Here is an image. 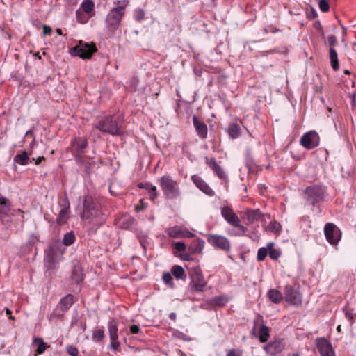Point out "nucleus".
<instances>
[{
    "label": "nucleus",
    "instance_id": "obj_1",
    "mask_svg": "<svg viewBox=\"0 0 356 356\" xmlns=\"http://www.w3.org/2000/svg\"><path fill=\"white\" fill-rule=\"evenodd\" d=\"M123 124L124 119L121 115H105L99 118L93 129L103 134L121 136L124 134Z\"/></svg>",
    "mask_w": 356,
    "mask_h": 356
},
{
    "label": "nucleus",
    "instance_id": "obj_2",
    "mask_svg": "<svg viewBox=\"0 0 356 356\" xmlns=\"http://www.w3.org/2000/svg\"><path fill=\"white\" fill-rule=\"evenodd\" d=\"M83 220H90L94 225L99 226L105 222V216L100 205L96 203L91 196H86L83 202V211L81 213Z\"/></svg>",
    "mask_w": 356,
    "mask_h": 356
},
{
    "label": "nucleus",
    "instance_id": "obj_3",
    "mask_svg": "<svg viewBox=\"0 0 356 356\" xmlns=\"http://www.w3.org/2000/svg\"><path fill=\"white\" fill-rule=\"evenodd\" d=\"M65 252V246H47L44 250V263L47 270L55 269Z\"/></svg>",
    "mask_w": 356,
    "mask_h": 356
},
{
    "label": "nucleus",
    "instance_id": "obj_4",
    "mask_svg": "<svg viewBox=\"0 0 356 356\" xmlns=\"http://www.w3.org/2000/svg\"><path fill=\"white\" fill-rule=\"evenodd\" d=\"M160 186L164 197L167 200H176L181 195L178 182L170 175H163L161 177Z\"/></svg>",
    "mask_w": 356,
    "mask_h": 356
},
{
    "label": "nucleus",
    "instance_id": "obj_5",
    "mask_svg": "<svg viewBox=\"0 0 356 356\" xmlns=\"http://www.w3.org/2000/svg\"><path fill=\"white\" fill-rule=\"evenodd\" d=\"M126 5L118 6L112 8L106 17V23L108 29L111 31H115L120 24L122 17L124 15Z\"/></svg>",
    "mask_w": 356,
    "mask_h": 356
},
{
    "label": "nucleus",
    "instance_id": "obj_6",
    "mask_svg": "<svg viewBox=\"0 0 356 356\" xmlns=\"http://www.w3.org/2000/svg\"><path fill=\"white\" fill-rule=\"evenodd\" d=\"M96 51L97 48L94 42H86L83 40H80L77 45L70 49L71 54L83 59L90 58Z\"/></svg>",
    "mask_w": 356,
    "mask_h": 356
},
{
    "label": "nucleus",
    "instance_id": "obj_7",
    "mask_svg": "<svg viewBox=\"0 0 356 356\" xmlns=\"http://www.w3.org/2000/svg\"><path fill=\"white\" fill-rule=\"evenodd\" d=\"M325 189L319 185H312L305 190V199L309 204L315 206L324 199Z\"/></svg>",
    "mask_w": 356,
    "mask_h": 356
},
{
    "label": "nucleus",
    "instance_id": "obj_8",
    "mask_svg": "<svg viewBox=\"0 0 356 356\" xmlns=\"http://www.w3.org/2000/svg\"><path fill=\"white\" fill-rule=\"evenodd\" d=\"M221 214L225 220L232 226L238 228L241 234H244L247 228L240 224L241 220L234 210L228 206L221 208Z\"/></svg>",
    "mask_w": 356,
    "mask_h": 356
},
{
    "label": "nucleus",
    "instance_id": "obj_9",
    "mask_svg": "<svg viewBox=\"0 0 356 356\" xmlns=\"http://www.w3.org/2000/svg\"><path fill=\"white\" fill-rule=\"evenodd\" d=\"M324 234L330 245H337L341 238L342 232L333 222H327L324 226Z\"/></svg>",
    "mask_w": 356,
    "mask_h": 356
},
{
    "label": "nucleus",
    "instance_id": "obj_10",
    "mask_svg": "<svg viewBox=\"0 0 356 356\" xmlns=\"http://www.w3.org/2000/svg\"><path fill=\"white\" fill-rule=\"evenodd\" d=\"M284 294V298L288 303L295 306H300L302 304V296L295 286L286 285Z\"/></svg>",
    "mask_w": 356,
    "mask_h": 356
},
{
    "label": "nucleus",
    "instance_id": "obj_11",
    "mask_svg": "<svg viewBox=\"0 0 356 356\" xmlns=\"http://www.w3.org/2000/svg\"><path fill=\"white\" fill-rule=\"evenodd\" d=\"M88 147V142L86 138L75 137L70 143V152L75 159L77 156H83Z\"/></svg>",
    "mask_w": 356,
    "mask_h": 356
},
{
    "label": "nucleus",
    "instance_id": "obj_12",
    "mask_svg": "<svg viewBox=\"0 0 356 356\" xmlns=\"http://www.w3.org/2000/svg\"><path fill=\"white\" fill-rule=\"evenodd\" d=\"M174 254L182 260L190 261L192 254L202 251V246H175Z\"/></svg>",
    "mask_w": 356,
    "mask_h": 356
},
{
    "label": "nucleus",
    "instance_id": "obj_13",
    "mask_svg": "<svg viewBox=\"0 0 356 356\" xmlns=\"http://www.w3.org/2000/svg\"><path fill=\"white\" fill-rule=\"evenodd\" d=\"M320 138L315 131H309L300 138V145L307 149H312L319 145Z\"/></svg>",
    "mask_w": 356,
    "mask_h": 356
},
{
    "label": "nucleus",
    "instance_id": "obj_14",
    "mask_svg": "<svg viewBox=\"0 0 356 356\" xmlns=\"http://www.w3.org/2000/svg\"><path fill=\"white\" fill-rule=\"evenodd\" d=\"M59 204L61 209L56 218V223L58 225H63L67 223L70 213V203L66 195L62 198Z\"/></svg>",
    "mask_w": 356,
    "mask_h": 356
},
{
    "label": "nucleus",
    "instance_id": "obj_15",
    "mask_svg": "<svg viewBox=\"0 0 356 356\" xmlns=\"http://www.w3.org/2000/svg\"><path fill=\"white\" fill-rule=\"evenodd\" d=\"M285 348L284 339L277 338L268 343L264 350L270 356H275L281 353Z\"/></svg>",
    "mask_w": 356,
    "mask_h": 356
},
{
    "label": "nucleus",
    "instance_id": "obj_16",
    "mask_svg": "<svg viewBox=\"0 0 356 356\" xmlns=\"http://www.w3.org/2000/svg\"><path fill=\"white\" fill-rule=\"evenodd\" d=\"M88 159L90 158L84 156H77L75 157L74 161L85 175H90L96 163L95 161H88Z\"/></svg>",
    "mask_w": 356,
    "mask_h": 356
},
{
    "label": "nucleus",
    "instance_id": "obj_17",
    "mask_svg": "<svg viewBox=\"0 0 356 356\" xmlns=\"http://www.w3.org/2000/svg\"><path fill=\"white\" fill-rule=\"evenodd\" d=\"M205 163L213 170V173L220 179L225 180L227 178L223 168L219 165L214 157L204 158Z\"/></svg>",
    "mask_w": 356,
    "mask_h": 356
},
{
    "label": "nucleus",
    "instance_id": "obj_18",
    "mask_svg": "<svg viewBox=\"0 0 356 356\" xmlns=\"http://www.w3.org/2000/svg\"><path fill=\"white\" fill-rule=\"evenodd\" d=\"M168 234L171 238H192L195 235L186 228L181 226H175L168 229Z\"/></svg>",
    "mask_w": 356,
    "mask_h": 356
},
{
    "label": "nucleus",
    "instance_id": "obj_19",
    "mask_svg": "<svg viewBox=\"0 0 356 356\" xmlns=\"http://www.w3.org/2000/svg\"><path fill=\"white\" fill-rule=\"evenodd\" d=\"M207 284L203 275L200 273H195L189 284L191 290L193 292H202Z\"/></svg>",
    "mask_w": 356,
    "mask_h": 356
},
{
    "label": "nucleus",
    "instance_id": "obj_20",
    "mask_svg": "<svg viewBox=\"0 0 356 356\" xmlns=\"http://www.w3.org/2000/svg\"><path fill=\"white\" fill-rule=\"evenodd\" d=\"M85 274L83 273V268L79 261L75 262L73 264L72 270L70 280L71 282L80 284L83 282Z\"/></svg>",
    "mask_w": 356,
    "mask_h": 356
},
{
    "label": "nucleus",
    "instance_id": "obj_21",
    "mask_svg": "<svg viewBox=\"0 0 356 356\" xmlns=\"http://www.w3.org/2000/svg\"><path fill=\"white\" fill-rule=\"evenodd\" d=\"M228 302L229 299L226 296L222 295L216 296L205 302L204 308L210 309L215 307H223L227 304Z\"/></svg>",
    "mask_w": 356,
    "mask_h": 356
},
{
    "label": "nucleus",
    "instance_id": "obj_22",
    "mask_svg": "<svg viewBox=\"0 0 356 356\" xmlns=\"http://www.w3.org/2000/svg\"><path fill=\"white\" fill-rule=\"evenodd\" d=\"M193 123L197 136L202 139H206L208 134L207 125L195 115L193 116Z\"/></svg>",
    "mask_w": 356,
    "mask_h": 356
},
{
    "label": "nucleus",
    "instance_id": "obj_23",
    "mask_svg": "<svg viewBox=\"0 0 356 356\" xmlns=\"http://www.w3.org/2000/svg\"><path fill=\"white\" fill-rule=\"evenodd\" d=\"M317 348L321 356H334V351L331 343L324 338L318 340Z\"/></svg>",
    "mask_w": 356,
    "mask_h": 356
},
{
    "label": "nucleus",
    "instance_id": "obj_24",
    "mask_svg": "<svg viewBox=\"0 0 356 356\" xmlns=\"http://www.w3.org/2000/svg\"><path fill=\"white\" fill-rule=\"evenodd\" d=\"M191 180L201 191L207 195L211 197L215 195V192L212 188L200 176L193 175L191 176Z\"/></svg>",
    "mask_w": 356,
    "mask_h": 356
},
{
    "label": "nucleus",
    "instance_id": "obj_25",
    "mask_svg": "<svg viewBox=\"0 0 356 356\" xmlns=\"http://www.w3.org/2000/svg\"><path fill=\"white\" fill-rule=\"evenodd\" d=\"M136 222L134 217L128 213H124L118 217L116 224L122 229H130L135 225Z\"/></svg>",
    "mask_w": 356,
    "mask_h": 356
},
{
    "label": "nucleus",
    "instance_id": "obj_26",
    "mask_svg": "<svg viewBox=\"0 0 356 356\" xmlns=\"http://www.w3.org/2000/svg\"><path fill=\"white\" fill-rule=\"evenodd\" d=\"M244 216L248 224H252L257 221H263L265 218V215L261 213L259 209H247L244 213Z\"/></svg>",
    "mask_w": 356,
    "mask_h": 356
},
{
    "label": "nucleus",
    "instance_id": "obj_27",
    "mask_svg": "<svg viewBox=\"0 0 356 356\" xmlns=\"http://www.w3.org/2000/svg\"><path fill=\"white\" fill-rule=\"evenodd\" d=\"M10 201L5 197H0V222L3 223L4 219L8 216L10 211Z\"/></svg>",
    "mask_w": 356,
    "mask_h": 356
},
{
    "label": "nucleus",
    "instance_id": "obj_28",
    "mask_svg": "<svg viewBox=\"0 0 356 356\" xmlns=\"http://www.w3.org/2000/svg\"><path fill=\"white\" fill-rule=\"evenodd\" d=\"M267 297L269 298V300L275 303L278 304L281 302V301L283 300L284 296L282 294V293L275 289H270L267 293Z\"/></svg>",
    "mask_w": 356,
    "mask_h": 356
},
{
    "label": "nucleus",
    "instance_id": "obj_29",
    "mask_svg": "<svg viewBox=\"0 0 356 356\" xmlns=\"http://www.w3.org/2000/svg\"><path fill=\"white\" fill-rule=\"evenodd\" d=\"M81 8L82 11L89 17H92L95 15V4L92 0H84L81 4Z\"/></svg>",
    "mask_w": 356,
    "mask_h": 356
},
{
    "label": "nucleus",
    "instance_id": "obj_30",
    "mask_svg": "<svg viewBox=\"0 0 356 356\" xmlns=\"http://www.w3.org/2000/svg\"><path fill=\"white\" fill-rule=\"evenodd\" d=\"M227 133L230 138H237L241 134L239 124L237 122L230 123L227 128Z\"/></svg>",
    "mask_w": 356,
    "mask_h": 356
},
{
    "label": "nucleus",
    "instance_id": "obj_31",
    "mask_svg": "<svg viewBox=\"0 0 356 356\" xmlns=\"http://www.w3.org/2000/svg\"><path fill=\"white\" fill-rule=\"evenodd\" d=\"M30 154H31V152L28 153L26 151L24 150L22 154H18L14 156V162L21 165H27L30 161Z\"/></svg>",
    "mask_w": 356,
    "mask_h": 356
},
{
    "label": "nucleus",
    "instance_id": "obj_32",
    "mask_svg": "<svg viewBox=\"0 0 356 356\" xmlns=\"http://www.w3.org/2000/svg\"><path fill=\"white\" fill-rule=\"evenodd\" d=\"M74 302V296L72 294H68L63 298L60 301V309L63 312L67 311Z\"/></svg>",
    "mask_w": 356,
    "mask_h": 356
},
{
    "label": "nucleus",
    "instance_id": "obj_33",
    "mask_svg": "<svg viewBox=\"0 0 356 356\" xmlns=\"http://www.w3.org/2000/svg\"><path fill=\"white\" fill-rule=\"evenodd\" d=\"M207 241L211 245H229V241L225 237L218 235L209 236Z\"/></svg>",
    "mask_w": 356,
    "mask_h": 356
},
{
    "label": "nucleus",
    "instance_id": "obj_34",
    "mask_svg": "<svg viewBox=\"0 0 356 356\" xmlns=\"http://www.w3.org/2000/svg\"><path fill=\"white\" fill-rule=\"evenodd\" d=\"M329 54L331 66L333 70L337 72L339 70V63L336 49L334 48H330Z\"/></svg>",
    "mask_w": 356,
    "mask_h": 356
},
{
    "label": "nucleus",
    "instance_id": "obj_35",
    "mask_svg": "<svg viewBox=\"0 0 356 356\" xmlns=\"http://www.w3.org/2000/svg\"><path fill=\"white\" fill-rule=\"evenodd\" d=\"M270 337L269 327L265 325H262L259 331V339L261 343L266 342Z\"/></svg>",
    "mask_w": 356,
    "mask_h": 356
},
{
    "label": "nucleus",
    "instance_id": "obj_36",
    "mask_svg": "<svg viewBox=\"0 0 356 356\" xmlns=\"http://www.w3.org/2000/svg\"><path fill=\"white\" fill-rule=\"evenodd\" d=\"M171 273L173 275V276L178 280H184L186 278L185 271L181 266H173L171 268Z\"/></svg>",
    "mask_w": 356,
    "mask_h": 356
},
{
    "label": "nucleus",
    "instance_id": "obj_37",
    "mask_svg": "<svg viewBox=\"0 0 356 356\" xmlns=\"http://www.w3.org/2000/svg\"><path fill=\"white\" fill-rule=\"evenodd\" d=\"M34 342L38 345L35 355L42 354L49 347L41 338H35Z\"/></svg>",
    "mask_w": 356,
    "mask_h": 356
},
{
    "label": "nucleus",
    "instance_id": "obj_38",
    "mask_svg": "<svg viewBox=\"0 0 356 356\" xmlns=\"http://www.w3.org/2000/svg\"><path fill=\"white\" fill-rule=\"evenodd\" d=\"M104 337H105V334H104V329L103 328L97 329V330H93V332H92V339L93 341L98 343V342H101L102 341H103Z\"/></svg>",
    "mask_w": 356,
    "mask_h": 356
},
{
    "label": "nucleus",
    "instance_id": "obj_39",
    "mask_svg": "<svg viewBox=\"0 0 356 356\" xmlns=\"http://www.w3.org/2000/svg\"><path fill=\"white\" fill-rule=\"evenodd\" d=\"M108 330L109 335H115L118 334V323L115 319H112L108 322Z\"/></svg>",
    "mask_w": 356,
    "mask_h": 356
},
{
    "label": "nucleus",
    "instance_id": "obj_40",
    "mask_svg": "<svg viewBox=\"0 0 356 356\" xmlns=\"http://www.w3.org/2000/svg\"><path fill=\"white\" fill-rule=\"evenodd\" d=\"M75 234L73 231L66 233L64 235L63 245H72L75 241Z\"/></svg>",
    "mask_w": 356,
    "mask_h": 356
},
{
    "label": "nucleus",
    "instance_id": "obj_41",
    "mask_svg": "<svg viewBox=\"0 0 356 356\" xmlns=\"http://www.w3.org/2000/svg\"><path fill=\"white\" fill-rule=\"evenodd\" d=\"M282 226L280 222L274 220L270 222V224L266 227V229L270 231L275 234H279L281 231Z\"/></svg>",
    "mask_w": 356,
    "mask_h": 356
},
{
    "label": "nucleus",
    "instance_id": "obj_42",
    "mask_svg": "<svg viewBox=\"0 0 356 356\" xmlns=\"http://www.w3.org/2000/svg\"><path fill=\"white\" fill-rule=\"evenodd\" d=\"M268 254V248L261 247L259 249L257 252V259L259 261H262L265 259Z\"/></svg>",
    "mask_w": 356,
    "mask_h": 356
},
{
    "label": "nucleus",
    "instance_id": "obj_43",
    "mask_svg": "<svg viewBox=\"0 0 356 356\" xmlns=\"http://www.w3.org/2000/svg\"><path fill=\"white\" fill-rule=\"evenodd\" d=\"M162 279H163V281L164 282V283L166 284L167 285H169L171 287H172L174 286L171 273H170L168 272L163 273Z\"/></svg>",
    "mask_w": 356,
    "mask_h": 356
},
{
    "label": "nucleus",
    "instance_id": "obj_44",
    "mask_svg": "<svg viewBox=\"0 0 356 356\" xmlns=\"http://www.w3.org/2000/svg\"><path fill=\"white\" fill-rule=\"evenodd\" d=\"M76 17L77 20L82 24L87 22L88 19L90 17L89 16L86 17L83 12L80 10H77L76 11Z\"/></svg>",
    "mask_w": 356,
    "mask_h": 356
},
{
    "label": "nucleus",
    "instance_id": "obj_45",
    "mask_svg": "<svg viewBox=\"0 0 356 356\" xmlns=\"http://www.w3.org/2000/svg\"><path fill=\"white\" fill-rule=\"evenodd\" d=\"M273 246H268L269 257L274 260L277 259L280 256V252L273 248Z\"/></svg>",
    "mask_w": 356,
    "mask_h": 356
},
{
    "label": "nucleus",
    "instance_id": "obj_46",
    "mask_svg": "<svg viewBox=\"0 0 356 356\" xmlns=\"http://www.w3.org/2000/svg\"><path fill=\"white\" fill-rule=\"evenodd\" d=\"M138 187L139 188L145 189L148 191H154L155 186L152 185L149 182H140L138 184Z\"/></svg>",
    "mask_w": 356,
    "mask_h": 356
},
{
    "label": "nucleus",
    "instance_id": "obj_47",
    "mask_svg": "<svg viewBox=\"0 0 356 356\" xmlns=\"http://www.w3.org/2000/svg\"><path fill=\"white\" fill-rule=\"evenodd\" d=\"M318 6L320 10L323 12H327L330 10V5L327 0H319Z\"/></svg>",
    "mask_w": 356,
    "mask_h": 356
},
{
    "label": "nucleus",
    "instance_id": "obj_48",
    "mask_svg": "<svg viewBox=\"0 0 356 356\" xmlns=\"http://www.w3.org/2000/svg\"><path fill=\"white\" fill-rule=\"evenodd\" d=\"M66 351L70 356H78L79 355L78 348L72 345L67 346Z\"/></svg>",
    "mask_w": 356,
    "mask_h": 356
},
{
    "label": "nucleus",
    "instance_id": "obj_49",
    "mask_svg": "<svg viewBox=\"0 0 356 356\" xmlns=\"http://www.w3.org/2000/svg\"><path fill=\"white\" fill-rule=\"evenodd\" d=\"M343 311L345 312L346 318L350 321V323L352 325L354 323V314L353 313V311L347 309H343Z\"/></svg>",
    "mask_w": 356,
    "mask_h": 356
},
{
    "label": "nucleus",
    "instance_id": "obj_50",
    "mask_svg": "<svg viewBox=\"0 0 356 356\" xmlns=\"http://www.w3.org/2000/svg\"><path fill=\"white\" fill-rule=\"evenodd\" d=\"M40 242L39 238L37 235L32 234L29 236L27 245H36Z\"/></svg>",
    "mask_w": 356,
    "mask_h": 356
},
{
    "label": "nucleus",
    "instance_id": "obj_51",
    "mask_svg": "<svg viewBox=\"0 0 356 356\" xmlns=\"http://www.w3.org/2000/svg\"><path fill=\"white\" fill-rule=\"evenodd\" d=\"M134 17L137 21H141L145 17V13L142 9H138L135 10Z\"/></svg>",
    "mask_w": 356,
    "mask_h": 356
},
{
    "label": "nucleus",
    "instance_id": "obj_52",
    "mask_svg": "<svg viewBox=\"0 0 356 356\" xmlns=\"http://www.w3.org/2000/svg\"><path fill=\"white\" fill-rule=\"evenodd\" d=\"M327 43L330 46V48H334V47L337 44V40L336 36L333 35L328 36Z\"/></svg>",
    "mask_w": 356,
    "mask_h": 356
},
{
    "label": "nucleus",
    "instance_id": "obj_53",
    "mask_svg": "<svg viewBox=\"0 0 356 356\" xmlns=\"http://www.w3.org/2000/svg\"><path fill=\"white\" fill-rule=\"evenodd\" d=\"M120 343L119 341H111L109 348L113 352H118L120 350Z\"/></svg>",
    "mask_w": 356,
    "mask_h": 356
},
{
    "label": "nucleus",
    "instance_id": "obj_54",
    "mask_svg": "<svg viewBox=\"0 0 356 356\" xmlns=\"http://www.w3.org/2000/svg\"><path fill=\"white\" fill-rule=\"evenodd\" d=\"M243 352L241 350L231 349L228 351L226 356H242Z\"/></svg>",
    "mask_w": 356,
    "mask_h": 356
},
{
    "label": "nucleus",
    "instance_id": "obj_55",
    "mask_svg": "<svg viewBox=\"0 0 356 356\" xmlns=\"http://www.w3.org/2000/svg\"><path fill=\"white\" fill-rule=\"evenodd\" d=\"M149 199L152 201H154L155 199L158 197V193L156 190V187L154 188V191H149Z\"/></svg>",
    "mask_w": 356,
    "mask_h": 356
},
{
    "label": "nucleus",
    "instance_id": "obj_56",
    "mask_svg": "<svg viewBox=\"0 0 356 356\" xmlns=\"http://www.w3.org/2000/svg\"><path fill=\"white\" fill-rule=\"evenodd\" d=\"M140 332V329L137 325H132L130 327V332L131 334H138Z\"/></svg>",
    "mask_w": 356,
    "mask_h": 356
},
{
    "label": "nucleus",
    "instance_id": "obj_57",
    "mask_svg": "<svg viewBox=\"0 0 356 356\" xmlns=\"http://www.w3.org/2000/svg\"><path fill=\"white\" fill-rule=\"evenodd\" d=\"M42 29H43V35H50L52 31L51 28L47 25H43Z\"/></svg>",
    "mask_w": 356,
    "mask_h": 356
},
{
    "label": "nucleus",
    "instance_id": "obj_58",
    "mask_svg": "<svg viewBox=\"0 0 356 356\" xmlns=\"http://www.w3.org/2000/svg\"><path fill=\"white\" fill-rule=\"evenodd\" d=\"M317 13L314 9H312L309 13H307V17L312 19L317 17Z\"/></svg>",
    "mask_w": 356,
    "mask_h": 356
},
{
    "label": "nucleus",
    "instance_id": "obj_59",
    "mask_svg": "<svg viewBox=\"0 0 356 356\" xmlns=\"http://www.w3.org/2000/svg\"><path fill=\"white\" fill-rule=\"evenodd\" d=\"M35 161V165H39L42 161H45V158L44 156H39L36 159L35 158H32L31 161Z\"/></svg>",
    "mask_w": 356,
    "mask_h": 356
},
{
    "label": "nucleus",
    "instance_id": "obj_60",
    "mask_svg": "<svg viewBox=\"0 0 356 356\" xmlns=\"http://www.w3.org/2000/svg\"><path fill=\"white\" fill-rule=\"evenodd\" d=\"M69 6H75L77 4L78 0H65Z\"/></svg>",
    "mask_w": 356,
    "mask_h": 356
},
{
    "label": "nucleus",
    "instance_id": "obj_61",
    "mask_svg": "<svg viewBox=\"0 0 356 356\" xmlns=\"http://www.w3.org/2000/svg\"><path fill=\"white\" fill-rule=\"evenodd\" d=\"M111 341H119L118 339V334L115 335H109Z\"/></svg>",
    "mask_w": 356,
    "mask_h": 356
},
{
    "label": "nucleus",
    "instance_id": "obj_62",
    "mask_svg": "<svg viewBox=\"0 0 356 356\" xmlns=\"http://www.w3.org/2000/svg\"><path fill=\"white\" fill-rule=\"evenodd\" d=\"M351 99H352V105L353 106L356 107V94H353L351 96Z\"/></svg>",
    "mask_w": 356,
    "mask_h": 356
},
{
    "label": "nucleus",
    "instance_id": "obj_63",
    "mask_svg": "<svg viewBox=\"0 0 356 356\" xmlns=\"http://www.w3.org/2000/svg\"><path fill=\"white\" fill-rule=\"evenodd\" d=\"M216 247L217 248H220V249L224 250L226 252H228L229 250V248H230V246H225V245H223V246H216Z\"/></svg>",
    "mask_w": 356,
    "mask_h": 356
},
{
    "label": "nucleus",
    "instance_id": "obj_64",
    "mask_svg": "<svg viewBox=\"0 0 356 356\" xmlns=\"http://www.w3.org/2000/svg\"><path fill=\"white\" fill-rule=\"evenodd\" d=\"M176 317H177V315L175 313L172 312V313H170V315H169V318L171 319V320H173V321H175L176 319Z\"/></svg>",
    "mask_w": 356,
    "mask_h": 356
}]
</instances>
